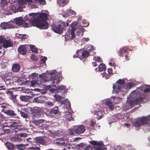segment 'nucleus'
I'll return each mask as SVG.
<instances>
[{"label":"nucleus","instance_id":"nucleus-1","mask_svg":"<svg viewBox=\"0 0 150 150\" xmlns=\"http://www.w3.org/2000/svg\"><path fill=\"white\" fill-rule=\"evenodd\" d=\"M34 18L32 24L34 25L41 29H47L49 27L48 23L46 21L48 19L47 14L45 13H33Z\"/></svg>","mask_w":150,"mask_h":150},{"label":"nucleus","instance_id":"nucleus-2","mask_svg":"<svg viewBox=\"0 0 150 150\" xmlns=\"http://www.w3.org/2000/svg\"><path fill=\"white\" fill-rule=\"evenodd\" d=\"M132 98H134V100H132L128 101V103L131 107H133L135 105L139 104L144 100L145 97L144 95L139 92H136L133 91L131 94Z\"/></svg>","mask_w":150,"mask_h":150},{"label":"nucleus","instance_id":"nucleus-3","mask_svg":"<svg viewBox=\"0 0 150 150\" xmlns=\"http://www.w3.org/2000/svg\"><path fill=\"white\" fill-rule=\"evenodd\" d=\"M133 125L136 128L139 129L143 125H147L150 127V115L138 118L133 123Z\"/></svg>","mask_w":150,"mask_h":150},{"label":"nucleus","instance_id":"nucleus-4","mask_svg":"<svg viewBox=\"0 0 150 150\" xmlns=\"http://www.w3.org/2000/svg\"><path fill=\"white\" fill-rule=\"evenodd\" d=\"M125 81L124 79H120L113 85L112 88L114 93H117L121 91H125L123 90L124 87L122 85L125 84Z\"/></svg>","mask_w":150,"mask_h":150},{"label":"nucleus","instance_id":"nucleus-5","mask_svg":"<svg viewBox=\"0 0 150 150\" xmlns=\"http://www.w3.org/2000/svg\"><path fill=\"white\" fill-rule=\"evenodd\" d=\"M33 13H30L28 15H26L25 16L24 19L25 20H23L22 25L24 27H30L32 25L34 26H36L35 25H34L32 24L33 19L34 18Z\"/></svg>","mask_w":150,"mask_h":150},{"label":"nucleus","instance_id":"nucleus-6","mask_svg":"<svg viewBox=\"0 0 150 150\" xmlns=\"http://www.w3.org/2000/svg\"><path fill=\"white\" fill-rule=\"evenodd\" d=\"M92 113L94 115H97L96 118L97 120H100L103 117V112L100 110L99 105L95 104L93 107Z\"/></svg>","mask_w":150,"mask_h":150},{"label":"nucleus","instance_id":"nucleus-7","mask_svg":"<svg viewBox=\"0 0 150 150\" xmlns=\"http://www.w3.org/2000/svg\"><path fill=\"white\" fill-rule=\"evenodd\" d=\"M129 50V48L126 46H124L122 47V48H120L118 52V54L119 55L120 57H124L123 60L124 61L125 60L127 61L129 60V57L126 54L124 56L123 54L128 52Z\"/></svg>","mask_w":150,"mask_h":150},{"label":"nucleus","instance_id":"nucleus-8","mask_svg":"<svg viewBox=\"0 0 150 150\" xmlns=\"http://www.w3.org/2000/svg\"><path fill=\"white\" fill-rule=\"evenodd\" d=\"M18 126V123L16 122H12L7 121L3 124V127H10L13 129H17Z\"/></svg>","mask_w":150,"mask_h":150},{"label":"nucleus","instance_id":"nucleus-9","mask_svg":"<svg viewBox=\"0 0 150 150\" xmlns=\"http://www.w3.org/2000/svg\"><path fill=\"white\" fill-rule=\"evenodd\" d=\"M34 142L38 144H41L43 145H46V138L43 137H38L35 138L34 139Z\"/></svg>","mask_w":150,"mask_h":150},{"label":"nucleus","instance_id":"nucleus-10","mask_svg":"<svg viewBox=\"0 0 150 150\" xmlns=\"http://www.w3.org/2000/svg\"><path fill=\"white\" fill-rule=\"evenodd\" d=\"M70 26L71 27V29L70 30L71 34V40L73 39L75 37V31H76L77 28V26L75 23H73Z\"/></svg>","mask_w":150,"mask_h":150},{"label":"nucleus","instance_id":"nucleus-11","mask_svg":"<svg viewBox=\"0 0 150 150\" xmlns=\"http://www.w3.org/2000/svg\"><path fill=\"white\" fill-rule=\"evenodd\" d=\"M75 127L76 133L77 134H81L85 131L86 129L83 125H81L79 126Z\"/></svg>","mask_w":150,"mask_h":150},{"label":"nucleus","instance_id":"nucleus-12","mask_svg":"<svg viewBox=\"0 0 150 150\" xmlns=\"http://www.w3.org/2000/svg\"><path fill=\"white\" fill-rule=\"evenodd\" d=\"M18 51L21 55H26L27 52L26 47L24 45H20L18 48Z\"/></svg>","mask_w":150,"mask_h":150},{"label":"nucleus","instance_id":"nucleus-13","mask_svg":"<svg viewBox=\"0 0 150 150\" xmlns=\"http://www.w3.org/2000/svg\"><path fill=\"white\" fill-rule=\"evenodd\" d=\"M21 68L20 65L18 63H14L12 66V71L13 72H18Z\"/></svg>","mask_w":150,"mask_h":150},{"label":"nucleus","instance_id":"nucleus-14","mask_svg":"<svg viewBox=\"0 0 150 150\" xmlns=\"http://www.w3.org/2000/svg\"><path fill=\"white\" fill-rule=\"evenodd\" d=\"M1 26L4 29L11 28L13 27L12 24L7 22H3L1 23Z\"/></svg>","mask_w":150,"mask_h":150},{"label":"nucleus","instance_id":"nucleus-15","mask_svg":"<svg viewBox=\"0 0 150 150\" xmlns=\"http://www.w3.org/2000/svg\"><path fill=\"white\" fill-rule=\"evenodd\" d=\"M13 45V42L9 40H6L5 39L3 45V47L5 48L12 47Z\"/></svg>","mask_w":150,"mask_h":150},{"label":"nucleus","instance_id":"nucleus-16","mask_svg":"<svg viewBox=\"0 0 150 150\" xmlns=\"http://www.w3.org/2000/svg\"><path fill=\"white\" fill-rule=\"evenodd\" d=\"M10 139L13 142H22L23 140V139L20 137L19 136H11Z\"/></svg>","mask_w":150,"mask_h":150},{"label":"nucleus","instance_id":"nucleus-17","mask_svg":"<svg viewBox=\"0 0 150 150\" xmlns=\"http://www.w3.org/2000/svg\"><path fill=\"white\" fill-rule=\"evenodd\" d=\"M52 29L54 32L58 34L62 33V31L60 30V28L58 26V25L53 24V25L52 26Z\"/></svg>","mask_w":150,"mask_h":150},{"label":"nucleus","instance_id":"nucleus-18","mask_svg":"<svg viewBox=\"0 0 150 150\" xmlns=\"http://www.w3.org/2000/svg\"><path fill=\"white\" fill-rule=\"evenodd\" d=\"M6 92L8 95L10 96L11 97V99L14 102H16L17 100L16 99V97L17 95H14V94L13 93V91H12L10 90H8L6 91Z\"/></svg>","mask_w":150,"mask_h":150},{"label":"nucleus","instance_id":"nucleus-19","mask_svg":"<svg viewBox=\"0 0 150 150\" xmlns=\"http://www.w3.org/2000/svg\"><path fill=\"white\" fill-rule=\"evenodd\" d=\"M51 81L52 84L51 86H52L53 84L55 83L57 84L59 83L60 82L59 79L57 76H52L51 79L50 80V81Z\"/></svg>","mask_w":150,"mask_h":150},{"label":"nucleus","instance_id":"nucleus-20","mask_svg":"<svg viewBox=\"0 0 150 150\" xmlns=\"http://www.w3.org/2000/svg\"><path fill=\"white\" fill-rule=\"evenodd\" d=\"M58 92H60L61 93H64L67 91L66 86L64 85L59 86L57 87Z\"/></svg>","mask_w":150,"mask_h":150},{"label":"nucleus","instance_id":"nucleus-21","mask_svg":"<svg viewBox=\"0 0 150 150\" xmlns=\"http://www.w3.org/2000/svg\"><path fill=\"white\" fill-rule=\"evenodd\" d=\"M68 2V0H58L57 4L61 6H64Z\"/></svg>","mask_w":150,"mask_h":150},{"label":"nucleus","instance_id":"nucleus-22","mask_svg":"<svg viewBox=\"0 0 150 150\" xmlns=\"http://www.w3.org/2000/svg\"><path fill=\"white\" fill-rule=\"evenodd\" d=\"M58 25L60 28V31L61 30L63 33V30L66 27L65 23L62 21H61L59 22Z\"/></svg>","mask_w":150,"mask_h":150},{"label":"nucleus","instance_id":"nucleus-23","mask_svg":"<svg viewBox=\"0 0 150 150\" xmlns=\"http://www.w3.org/2000/svg\"><path fill=\"white\" fill-rule=\"evenodd\" d=\"M135 86L134 83L132 82H129L124 85V88H125V91H126L127 89H130Z\"/></svg>","mask_w":150,"mask_h":150},{"label":"nucleus","instance_id":"nucleus-24","mask_svg":"<svg viewBox=\"0 0 150 150\" xmlns=\"http://www.w3.org/2000/svg\"><path fill=\"white\" fill-rule=\"evenodd\" d=\"M56 100L61 103L65 104V102L66 101L64 100L63 97L60 96H57L55 97Z\"/></svg>","mask_w":150,"mask_h":150},{"label":"nucleus","instance_id":"nucleus-25","mask_svg":"<svg viewBox=\"0 0 150 150\" xmlns=\"http://www.w3.org/2000/svg\"><path fill=\"white\" fill-rule=\"evenodd\" d=\"M39 111L40 110L36 109H34L33 110V118L35 117H39Z\"/></svg>","mask_w":150,"mask_h":150},{"label":"nucleus","instance_id":"nucleus-26","mask_svg":"<svg viewBox=\"0 0 150 150\" xmlns=\"http://www.w3.org/2000/svg\"><path fill=\"white\" fill-rule=\"evenodd\" d=\"M6 146L7 148L10 150H13L14 149V145L11 142H6Z\"/></svg>","mask_w":150,"mask_h":150},{"label":"nucleus","instance_id":"nucleus-27","mask_svg":"<svg viewBox=\"0 0 150 150\" xmlns=\"http://www.w3.org/2000/svg\"><path fill=\"white\" fill-rule=\"evenodd\" d=\"M34 101L35 103H43L44 100H43V98L42 97L39 96L37 98H35Z\"/></svg>","mask_w":150,"mask_h":150},{"label":"nucleus","instance_id":"nucleus-28","mask_svg":"<svg viewBox=\"0 0 150 150\" xmlns=\"http://www.w3.org/2000/svg\"><path fill=\"white\" fill-rule=\"evenodd\" d=\"M98 67L100 71H105L106 69L105 65L103 63L100 64L98 66Z\"/></svg>","mask_w":150,"mask_h":150},{"label":"nucleus","instance_id":"nucleus-29","mask_svg":"<svg viewBox=\"0 0 150 150\" xmlns=\"http://www.w3.org/2000/svg\"><path fill=\"white\" fill-rule=\"evenodd\" d=\"M89 52L86 50H84L82 52L81 56L83 58H87L89 56Z\"/></svg>","mask_w":150,"mask_h":150},{"label":"nucleus","instance_id":"nucleus-30","mask_svg":"<svg viewBox=\"0 0 150 150\" xmlns=\"http://www.w3.org/2000/svg\"><path fill=\"white\" fill-rule=\"evenodd\" d=\"M5 113L8 115L15 116L16 115V114L13 111L10 110H6Z\"/></svg>","mask_w":150,"mask_h":150},{"label":"nucleus","instance_id":"nucleus-31","mask_svg":"<svg viewBox=\"0 0 150 150\" xmlns=\"http://www.w3.org/2000/svg\"><path fill=\"white\" fill-rule=\"evenodd\" d=\"M91 144L93 145H96L97 146H102L103 144L102 142H98L95 141H93L91 142Z\"/></svg>","mask_w":150,"mask_h":150},{"label":"nucleus","instance_id":"nucleus-32","mask_svg":"<svg viewBox=\"0 0 150 150\" xmlns=\"http://www.w3.org/2000/svg\"><path fill=\"white\" fill-rule=\"evenodd\" d=\"M68 133L69 135H72L76 133V130L75 127L69 129L68 130Z\"/></svg>","mask_w":150,"mask_h":150},{"label":"nucleus","instance_id":"nucleus-33","mask_svg":"<svg viewBox=\"0 0 150 150\" xmlns=\"http://www.w3.org/2000/svg\"><path fill=\"white\" fill-rule=\"evenodd\" d=\"M23 20L22 18L19 17L16 19L15 22L17 24L21 25H22Z\"/></svg>","mask_w":150,"mask_h":150},{"label":"nucleus","instance_id":"nucleus-34","mask_svg":"<svg viewBox=\"0 0 150 150\" xmlns=\"http://www.w3.org/2000/svg\"><path fill=\"white\" fill-rule=\"evenodd\" d=\"M55 108H54L55 109ZM59 111L58 109V108H57L56 109H53L51 110L50 112V114L51 115H56L58 113Z\"/></svg>","mask_w":150,"mask_h":150},{"label":"nucleus","instance_id":"nucleus-35","mask_svg":"<svg viewBox=\"0 0 150 150\" xmlns=\"http://www.w3.org/2000/svg\"><path fill=\"white\" fill-rule=\"evenodd\" d=\"M106 104L112 110L114 109V108L112 103L110 101L108 100L106 102Z\"/></svg>","mask_w":150,"mask_h":150},{"label":"nucleus","instance_id":"nucleus-36","mask_svg":"<svg viewBox=\"0 0 150 150\" xmlns=\"http://www.w3.org/2000/svg\"><path fill=\"white\" fill-rule=\"evenodd\" d=\"M20 99L21 101L24 102H27L29 100L28 98V96H20Z\"/></svg>","mask_w":150,"mask_h":150},{"label":"nucleus","instance_id":"nucleus-37","mask_svg":"<svg viewBox=\"0 0 150 150\" xmlns=\"http://www.w3.org/2000/svg\"><path fill=\"white\" fill-rule=\"evenodd\" d=\"M30 50L33 52L35 53H37L38 52V49L35 46L33 45H30Z\"/></svg>","mask_w":150,"mask_h":150},{"label":"nucleus","instance_id":"nucleus-38","mask_svg":"<svg viewBox=\"0 0 150 150\" xmlns=\"http://www.w3.org/2000/svg\"><path fill=\"white\" fill-rule=\"evenodd\" d=\"M0 4L5 9L4 7L7 5L8 3L6 0H2L1 2H0Z\"/></svg>","mask_w":150,"mask_h":150},{"label":"nucleus","instance_id":"nucleus-39","mask_svg":"<svg viewBox=\"0 0 150 150\" xmlns=\"http://www.w3.org/2000/svg\"><path fill=\"white\" fill-rule=\"evenodd\" d=\"M49 81H48L45 79H41L39 81V83L42 85H45V83L46 82H49Z\"/></svg>","mask_w":150,"mask_h":150},{"label":"nucleus","instance_id":"nucleus-40","mask_svg":"<svg viewBox=\"0 0 150 150\" xmlns=\"http://www.w3.org/2000/svg\"><path fill=\"white\" fill-rule=\"evenodd\" d=\"M16 146H17V149L21 150H23L25 148L24 144H17Z\"/></svg>","mask_w":150,"mask_h":150},{"label":"nucleus","instance_id":"nucleus-41","mask_svg":"<svg viewBox=\"0 0 150 150\" xmlns=\"http://www.w3.org/2000/svg\"><path fill=\"white\" fill-rule=\"evenodd\" d=\"M38 82L36 80H33L30 81V86L32 87H35L37 85ZM38 83H39L38 82Z\"/></svg>","mask_w":150,"mask_h":150},{"label":"nucleus","instance_id":"nucleus-42","mask_svg":"<svg viewBox=\"0 0 150 150\" xmlns=\"http://www.w3.org/2000/svg\"><path fill=\"white\" fill-rule=\"evenodd\" d=\"M45 104V105L48 107H51L54 105L53 103L50 101L46 102Z\"/></svg>","mask_w":150,"mask_h":150},{"label":"nucleus","instance_id":"nucleus-43","mask_svg":"<svg viewBox=\"0 0 150 150\" xmlns=\"http://www.w3.org/2000/svg\"><path fill=\"white\" fill-rule=\"evenodd\" d=\"M43 122V120H35L33 121L32 122L34 123V124H35L37 125H38L39 124L40 122Z\"/></svg>","mask_w":150,"mask_h":150},{"label":"nucleus","instance_id":"nucleus-44","mask_svg":"<svg viewBox=\"0 0 150 150\" xmlns=\"http://www.w3.org/2000/svg\"><path fill=\"white\" fill-rule=\"evenodd\" d=\"M93 59L95 60L96 62H101L102 61V59L99 57H94L93 58Z\"/></svg>","mask_w":150,"mask_h":150},{"label":"nucleus","instance_id":"nucleus-45","mask_svg":"<svg viewBox=\"0 0 150 150\" xmlns=\"http://www.w3.org/2000/svg\"><path fill=\"white\" fill-rule=\"evenodd\" d=\"M20 113L21 116L25 118H28V115L27 114L21 111H20Z\"/></svg>","mask_w":150,"mask_h":150},{"label":"nucleus","instance_id":"nucleus-46","mask_svg":"<svg viewBox=\"0 0 150 150\" xmlns=\"http://www.w3.org/2000/svg\"><path fill=\"white\" fill-rule=\"evenodd\" d=\"M30 58L31 60L35 61H37L38 59L36 56L33 54L31 56Z\"/></svg>","mask_w":150,"mask_h":150},{"label":"nucleus","instance_id":"nucleus-47","mask_svg":"<svg viewBox=\"0 0 150 150\" xmlns=\"http://www.w3.org/2000/svg\"><path fill=\"white\" fill-rule=\"evenodd\" d=\"M47 58L46 57H43L41 59L40 64H44L45 63L46 61L47 60Z\"/></svg>","mask_w":150,"mask_h":150},{"label":"nucleus","instance_id":"nucleus-48","mask_svg":"<svg viewBox=\"0 0 150 150\" xmlns=\"http://www.w3.org/2000/svg\"><path fill=\"white\" fill-rule=\"evenodd\" d=\"M25 3V0H19L18 1L19 4L21 6L24 4Z\"/></svg>","mask_w":150,"mask_h":150},{"label":"nucleus","instance_id":"nucleus-49","mask_svg":"<svg viewBox=\"0 0 150 150\" xmlns=\"http://www.w3.org/2000/svg\"><path fill=\"white\" fill-rule=\"evenodd\" d=\"M102 75L103 76V77L105 78L106 79H109L110 76V75L108 74L105 72L103 73Z\"/></svg>","mask_w":150,"mask_h":150},{"label":"nucleus","instance_id":"nucleus-50","mask_svg":"<svg viewBox=\"0 0 150 150\" xmlns=\"http://www.w3.org/2000/svg\"><path fill=\"white\" fill-rule=\"evenodd\" d=\"M6 39L5 37L3 36H0V43H3Z\"/></svg>","mask_w":150,"mask_h":150},{"label":"nucleus","instance_id":"nucleus-51","mask_svg":"<svg viewBox=\"0 0 150 150\" xmlns=\"http://www.w3.org/2000/svg\"><path fill=\"white\" fill-rule=\"evenodd\" d=\"M30 150H39L40 149V147H30L29 148Z\"/></svg>","mask_w":150,"mask_h":150},{"label":"nucleus","instance_id":"nucleus-52","mask_svg":"<svg viewBox=\"0 0 150 150\" xmlns=\"http://www.w3.org/2000/svg\"><path fill=\"white\" fill-rule=\"evenodd\" d=\"M101 146H98L96 150H106V148L103 146V147Z\"/></svg>","mask_w":150,"mask_h":150},{"label":"nucleus","instance_id":"nucleus-53","mask_svg":"<svg viewBox=\"0 0 150 150\" xmlns=\"http://www.w3.org/2000/svg\"><path fill=\"white\" fill-rule=\"evenodd\" d=\"M68 11L71 13L72 15H75L76 14V13L73 10H72L71 9H69Z\"/></svg>","mask_w":150,"mask_h":150},{"label":"nucleus","instance_id":"nucleus-54","mask_svg":"<svg viewBox=\"0 0 150 150\" xmlns=\"http://www.w3.org/2000/svg\"><path fill=\"white\" fill-rule=\"evenodd\" d=\"M40 4L42 5H44L46 4V2L45 0H38Z\"/></svg>","mask_w":150,"mask_h":150},{"label":"nucleus","instance_id":"nucleus-55","mask_svg":"<svg viewBox=\"0 0 150 150\" xmlns=\"http://www.w3.org/2000/svg\"><path fill=\"white\" fill-rule=\"evenodd\" d=\"M108 72L109 74H111L112 75V68H110L108 69Z\"/></svg>","mask_w":150,"mask_h":150},{"label":"nucleus","instance_id":"nucleus-56","mask_svg":"<svg viewBox=\"0 0 150 150\" xmlns=\"http://www.w3.org/2000/svg\"><path fill=\"white\" fill-rule=\"evenodd\" d=\"M144 92L145 93L150 92V88H146L144 90Z\"/></svg>","mask_w":150,"mask_h":150},{"label":"nucleus","instance_id":"nucleus-57","mask_svg":"<svg viewBox=\"0 0 150 150\" xmlns=\"http://www.w3.org/2000/svg\"><path fill=\"white\" fill-rule=\"evenodd\" d=\"M81 50H78L76 52V54L73 55V57L74 58H76L78 57V52H79V51H81Z\"/></svg>","mask_w":150,"mask_h":150},{"label":"nucleus","instance_id":"nucleus-58","mask_svg":"<svg viewBox=\"0 0 150 150\" xmlns=\"http://www.w3.org/2000/svg\"><path fill=\"white\" fill-rule=\"evenodd\" d=\"M20 137H26V134L25 133H21L19 136Z\"/></svg>","mask_w":150,"mask_h":150},{"label":"nucleus","instance_id":"nucleus-59","mask_svg":"<svg viewBox=\"0 0 150 150\" xmlns=\"http://www.w3.org/2000/svg\"><path fill=\"white\" fill-rule=\"evenodd\" d=\"M91 125L92 127L96 124V122L93 121V120H91L90 122Z\"/></svg>","mask_w":150,"mask_h":150},{"label":"nucleus","instance_id":"nucleus-60","mask_svg":"<svg viewBox=\"0 0 150 150\" xmlns=\"http://www.w3.org/2000/svg\"><path fill=\"white\" fill-rule=\"evenodd\" d=\"M64 17H67L69 16V14L67 13H65L62 15Z\"/></svg>","mask_w":150,"mask_h":150},{"label":"nucleus","instance_id":"nucleus-61","mask_svg":"<svg viewBox=\"0 0 150 150\" xmlns=\"http://www.w3.org/2000/svg\"><path fill=\"white\" fill-rule=\"evenodd\" d=\"M45 74H41L39 75V78L41 79H45L44 78L45 77Z\"/></svg>","mask_w":150,"mask_h":150},{"label":"nucleus","instance_id":"nucleus-62","mask_svg":"<svg viewBox=\"0 0 150 150\" xmlns=\"http://www.w3.org/2000/svg\"><path fill=\"white\" fill-rule=\"evenodd\" d=\"M10 130L9 129H7L5 130L4 132L6 134H8L10 133Z\"/></svg>","mask_w":150,"mask_h":150},{"label":"nucleus","instance_id":"nucleus-63","mask_svg":"<svg viewBox=\"0 0 150 150\" xmlns=\"http://www.w3.org/2000/svg\"><path fill=\"white\" fill-rule=\"evenodd\" d=\"M90 47V48L89 49H88V48H87V49H88V50L89 51H91L93 50V45H91V46H90L88 47L89 48Z\"/></svg>","mask_w":150,"mask_h":150},{"label":"nucleus","instance_id":"nucleus-64","mask_svg":"<svg viewBox=\"0 0 150 150\" xmlns=\"http://www.w3.org/2000/svg\"><path fill=\"white\" fill-rule=\"evenodd\" d=\"M92 64L93 65V67H95L97 66L98 65L96 63V62H92Z\"/></svg>","mask_w":150,"mask_h":150}]
</instances>
